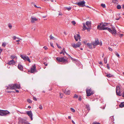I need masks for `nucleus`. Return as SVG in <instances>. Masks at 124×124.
<instances>
[{
  "label": "nucleus",
  "mask_w": 124,
  "mask_h": 124,
  "mask_svg": "<svg viewBox=\"0 0 124 124\" xmlns=\"http://www.w3.org/2000/svg\"><path fill=\"white\" fill-rule=\"evenodd\" d=\"M71 59L73 61H75V62L77 61V60L76 59H73V58H72Z\"/></svg>",
  "instance_id": "5fc2aeb1"
},
{
  "label": "nucleus",
  "mask_w": 124,
  "mask_h": 124,
  "mask_svg": "<svg viewBox=\"0 0 124 124\" xmlns=\"http://www.w3.org/2000/svg\"><path fill=\"white\" fill-rule=\"evenodd\" d=\"M20 88V85L16 84H14L9 85L7 87L6 89L13 90L15 88L19 89Z\"/></svg>",
  "instance_id": "f03ea898"
},
{
  "label": "nucleus",
  "mask_w": 124,
  "mask_h": 124,
  "mask_svg": "<svg viewBox=\"0 0 124 124\" xmlns=\"http://www.w3.org/2000/svg\"><path fill=\"white\" fill-rule=\"evenodd\" d=\"M92 42L91 43H88L87 44V46H88V47L90 49H92V46H93V44Z\"/></svg>",
  "instance_id": "6ab92c4d"
},
{
  "label": "nucleus",
  "mask_w": 124,
  "mask_h": 124,
  "mask_svg": "<svg viewBox=\"0 0 124 124\" xmlns=\"http://www.w3.org/2000/svg\"><path fill=\"white\" fill-rule=\"evenodd\" d=\"M6 92L8 93H10L12 92L11 91H6Z\"/></svg>",
  "instance_id": "680f3d73"
},
{
  "label": "nucleus",
  "mask_w": 124,
  "mask_h": 124,
  "mask_svg": "<svg viewBox=\"0 0 124 124\" xmlns=\"http://www.w3.org/2000/svg\"><path fill=\"white\" fill-rule=\"evenodd\" d=\"M115 54L116 56L118 58H120L119 54L117 52H115Z\"/></svg>",
  "instance_id": "bb28decb"
},
{
  "label": "nucleus",
  "mask_w": 124,
  "mask_h": 124,
  "mask_svg": "<svg viewBox=\"0 0 124 124\" xmlns=\"http://www.w3.org/2000/svg\"><path fill=\"white\" fill-rule=\"evenodd\" d=\"M50 45H51V46L53 47V48H54V46H53V44L52 43H50Z\"/></svg>",
  "instance_id": "4d7b16f0"
},
{
  "label": "nucleus",
  "mask_w": 124,
  "mask_h": 124,
  "mask_svg": "<svg viewBox=\"0 0 124 124\" xmlns=\"http://www.w3.org/2000/svg\"><path fill=\"white\" fill-rule=\"evenodd\" d=\"M116 8L117 9H120L121 8V6L120 5H118L116 6Z\"/></svg>",
  "instance_id": "c85d7f7f"
},
{
  "label": "nucleus",
  "mask_w": 124,
  "mask_h": 124,
  "mask_svg": "<svg viewBox=\"0 0 124 124\" xmlns=\"http://www.w3.org/2000/svg\"><path fill=\"white\" fill-rule=\"evenodd\" d=\"M100 30H107L108 31L112 33L113 34H116V31L115 28L112 27L111 28L107 27H101L99 29H98Z\"/></svg>",
  "instance_id": "f257e3e1"
},
{
  "label": "nucleus",
  "mask_w": 124,
  "mask_h": 124,
  "mask_svg": "<svg viewBox=\"0 0 124 124\" xmlns=\"http://www.w3.org/2000/svg\"><path fill=\"white\" fill-rule=\"evenodd\" d=\"M107 67L108 69H110V67H109V65L108 64H107Z\"/></svg>",
  "instance_id": "c03bdc74"
},
{
  "label": "nucleus",
  "mask_w": 124,
  "mask_h": 124,
  "mask_svg": "<svg viewBox=\"0 0 124 124\" xmlns=\"http://www.w3.org/2000/svg\"><path fill=\"white\" fill-rule=\"evenodd\" d=\"M10 114V112L7 110L0 109V116H5Z\"/></svg>",
  "instance_id": "39448f33"
},
{
  "label": "nucleus",
  "mask_w": 124,
  "mask_h": 124,
  "mask_svg": "<svg viewBox=\"0 0 124 124\" xmlns=\"http://www.w3.org/2000/svg\"><path fill=\"white\" fill-rule=\"evenodd\" d=\"M112 75L110 74H107L106 75V76L108 78H110L112 76Z\"/></svg>",
  "instance_id": "a878e982"
},
{
  "label": "nucleus",
  "mask_w": 124,
  "mask_h": 124,
  "mask_svg": "<svg viewBox=\"0 0 124 124\" xmlns=\"http://www.w3.org/2000/svg\"><path fill=\"white\" fill-rule=\"evenodd\" d=\"M33 100H34L35 101H37V100L36 99V98L35 97H33Z\"/></svg>",
  "instance_id": "09e8293b"
},
{
  "label": "nucleus",
  "mask_w": 124,
  "mask_h": 124,
  "mask_svg": "<svg viewBox=\"0 0 124 124\" xmlns=\"http://www.w3.org/2000/svg\"><path fill=\"white\" fill-rule=\"evenodd\" d=\"M20 56L25 61H27L29 62H31L29 58L27 56L24 55H21Z\"/></svg>",
  "instance_id": "1a4fd4ad"
},
{
  "label": "nucleus",
  "mask_w": 124,
  "mask_h": 124,
  "mask_svg": "<svg viewBox=\"0 0 124 124\" xmlns=\"http://www.w3.org/2000/svg\"><path fill=\"white\" fill-rule=\"evenodd\" d=\"M72 122L74 124H75V123L72 120Z\"/></svg>",
  "instance_id": "69168bd1"
},
{
  "label": "nucleus",
  "mask_w": 124,
  "mask_h": 124,
  "mask_svg": "<svg viewBox=\"0 0 124 124\" xmlns=\"http://www.w3.org/2000/svg\"><path fill=\"white\" fill-rule=\"evenodd\" d=\"M116 95L119 96H121L122 94L121 93V90L119 86H117L116 89Z\"/></svg>",
  "instance_id": "0eeeda50"
},
{
  "label": "nucleus",
  "mask_w": 124,
  "mask_h": 124,
  "mask_svg": "<svg viewBox=\"0 0 124 124\" xmlns=\"http://www.w3.org/2000/svg\"><path fill=\"white\" fill-rule=\"evenodd\" d=\"M34 7H35V8H40V7H37L36 6V5H35L34 4Z\"/></svg>",
  "instance_id": "052dcab7"
},
{
  "label": "nucleus",
  "mask_w": 124,
  "mask_h": 124,
  "mask_svg": "<svg viewBox=\"0 0 124 124\" xmlns=\"http://www.w3.org/2000/svg\"><path fill=\"white\" fill-rule=\"evenodd\" d=\"M91 21H87L86 22V24L87 27L86 26L85 23H83V30H88L89 29L90 27L91 26Z\"/></svg>",
  "instance_id": "7ed1b4c3"
},
{
  "label": "nucleus",
  "mask_w": 124,
  "mask_h": 124,
  "mask_svg": "<svg viewBox=\"0 0 124 124\" xmlns=\"http://www.w3.org/2000/svg\"><path fill=\"white\" fill-rule=\"evenodd\" d=\"M101 6L103 8H105L106 7V6L105 4H101Z\"/></svg>",
  "instance_id": "72a5a7b5"
},
{
  "label": "nucleus",
  "mask_w": 124,
  "mask_h": 124,
  "mask_svg": "<svg viewBox=\"0 0 124 124\" xmlns=\"http://www.w3.org/2000/svg\"><path fill=\"white\" fill-rule=\"evenodd\" d=\"M86 92L87 96H89L93 94V93L92 91V90L91 89H86Z\"/></svg>",
  "instance_id": "423d86ee"
},
{
  "label": "nucleus",
  "mask_w": 124,
  "mask_h": 124,
  "mask_svg": "<svg viewBox=\"0 0 124 124\" xmlns=\"http://www.w3.org/2000/svg\"><path fill=\"white\" fill-rule=\"evenodd\" d=\"M63 49L64 50V53H65L66 54H67L68 55L69 54L65 51L64 48H63Z\"/></svg>",
  "instance_id": "8fccbe9b"
},
{
  "label": "nucleus",
  "mask_w": 124,
  "mask_h": 124,
  "mask_svg": "<svg viewBox=\"0 0 124 124\" xmlns=\"http://www.w3.org/2000/svg\"><path fill=\"white\" fill-rule=\"evenodd\" d=\"M78 97V96L76 94H75L74 95L73 98H77Z\"/></svg>",
  "instance_id": "c756f323"
},
{
  "label": "nucleus",
  "mask_w": 124,
  "mask_h": 124,
  "mask_svg": "<svg viewBox=\"0 0 124 124\" xmlns=\"http://www.w3.org/2000/svg\"><path fill=\"white\" fill-rule=\"evenodd\" d=\"M65 8L67 9V10L69 11H70L71 9V8L70 7H69V8H68L67 7H66Z\"/></svg>",
  "instance_id": "393cba45"
},
{
  "label": "nucleus",
  "mask_w": 124,
  "mask_h": 124,
  "mask_svg": "<svg viewBox=\"0 0 124 124\" xmlns=\"http://www.w3.org/2000/svg\"><path fill=\"white\" fill-rule=\"evenodd\" d=\"M123 34H120L119 35V37L120 38H121L122 37H123Z\"/></svg>",
  "instance_id": "3c124183"
},
{
  "label": "nucleus",
  "mask_w": 124,
  "mask_h": 124,
  "mask_svg": "<svg viewBox=\"0 0 124 124\" xmlns=\"http://www.w3.org/2000/svg\"><path fill=\"white\" fill-rule=\"evenodd\" d=\"M38 20V19L34 17H31V23H34L35 21H36Z\"/></svg>",
  "instance_id": "dca6fc26"
},
{
  "label": "nucleus",
  "mask_w": 124,
  "mask_h": 124,
  "mask_svg": "<svg viewBox=\"0 0 124 124\" xmlns=\"http://www.w3.org/2000/svg\"><path fill=\"white\" fill-rule=\"evenodd\" d=\"M56 45L57 46V47L59 49H61L62 48V47L61 46H60L57 43H56Z\"/></svg>",
  "instance_id": "e433bc0d"
},
{
  "label": "nucleus",
  "mask_w": 124,
  "mask_h": 124,
  "mask_svg": "<svg viewBox=\"0 0 124 124\" xmlns=\"http://www.w3.org/2000/svg\"><path fill=\"white\" fill-rule=\"evenodd\" d=\"M63 94L62 93H60L59 95L60 97L61 98H62L63 97Z\"/></svg>",
  "instance_id": "2f4dec72"
},
{
  "label": "nucleus",
  "mask_w": 124,
  "mask_h": 124,
  "mask_svg": "<svg viewBox=\"0 0 124 124\" xmlns=\"http://www.w3.org/2000/svg\"><path fill=\"white\" fill-rule=\"evenodd\" d=\"M39 108L40 109H42L43 108L42 107V106H41V105H40L39 106Z\"/></svg>",
  "instance_id": "de8ad7c7"
},
{
  "label": "nucleus",
  "mask_w": 124,
  "mask_h": 124,
  "mask_svg": "<svg viewBox=\"0 0 124 124\" xmlns=\"http://www.w3.org/2000/svg\"><path fill=\"white\" fill-rule=\"evenodd\" d=\"M74 38H75V40H76V41H78V38H77L76 37L75 35L74 36Z\"/></svg>",
  "instance_id": "37998d69"
},
{
  "label": "nucleus",
  "mask_w": 124,
  "mask_h": 124,
  "mask_svg": "<svg viewBox=\"0 0 124 124\" xmlns=\"http://www.w3.org/2000/svg\"><path fill=\"white\" fill-rule=\"evenodd\" d=\"M119 106L121 108L124 107V102H121L119 105Z\"/></svg>",
  "instance_id": "aec40b11"
},
{
  "label": "nucleus",
  "mask_w": 124,
  "mask_h": 124,
  "mask_svg": "<svg viewBox=\"0 0 124 124\" xmlns=\"http://www.w3.org/2000/svg\"><path fill=\"white\" fill-rule=\"evenodd\" d=\"M81 45V42H79L77 43L76 44L74 43H72L71 44V46L73 47L76 48L77 47H79Z\"/></svg>",
  "instance_id": "9d476101"
},
{
  "label": "nucleus",
  "mask_w": 124,
  "mask_h": 124,
  "mask_svg": "<svg viewBox=\"0 0 124 124\" xmlns=\"http://www.w3.org/2000/svg\"><path fill=\"white\" fill-rule=\"evenodd\" d=\"M16 38H17L15 36H14L13 37V39L14 40H15ZM17 39H19L18 38H17Z\"/></svg>",
  "instance_id": "bf43d9fd"
},
{
  "label": "nucleus",
  "mask_w": 124,
  "mask_h": 124,
  "mask_svg": "<svg viewBox=\"0 0 124 124\" xmlns=\"http://www.w3.org/2000/svg\"><path fill=\"white\" fill-rule=\"evenodd\" d=\"M27 114L28 115V116L31 118V120H32V116L33 114L32 112L31 111H28L26 112Z\"/></svg>",
  "instance_id": "9b49d317"
},
{
  "label": "nucleus",
  "mask_w": 124,
  "mask_h": 124,
  "mask_svg": "<svg viewBox=\"0 0 124 124\" xmlns=\"http://www.w3.org/2000/svg\"><path fill=\"white\" fill-rule=\"evenodd\" d=\"M56 60L59 62H61L65 63L68 62V60L64 58V57H57L56 58Z\"/></svg>",
  "instance_id": "20e7f679"
},
{
  "label": "nucleus",
  "mask_w": 124,
  "mask_h": 124,
  "mask_svg": "<svg viewBox=\"0 0 124 124\" xmlns=\"http://www.w3.org/2000/svg\"><path fill=\"white\" fill-rule=\"evenodd\" d=\"M86 108L87 109V110L88 111L90 110V108L89 107V105H86Z\"/></svg>",
  "instance_id": "5701e85b"
},
{
  "label": "nucleus",
  "mask_w": 124,
  "mask_h": 124,
  "mask_svg": "<svg viewBox=\"0 0 124 124\" xmlns=\"http://www.w3.org/2000/svg\"><path fill=\"white\" fill-rule=\"evenodd\" d=\"M116 20H118L119 19H120V18H116Z\"/></svg>",
  "instance_id": "e2e57ef3"
},
{
  "label": "nucleus",
  "mask_w": 124,
  "mask_h": 124,
  "mask_svg": "<svg viewBox=\"0 0 124 124\" xmlns=\"http://www.w3.org/2000/svg\"><path fill=\"white\" fill-rule=\"evenodd\" d=\"M118 1V0H112V2L115 4H118V3H117Z\"/></svg>",
  "instance_id": "cd10ccee"
},
{
  "label": "nucleus",
  "mask_w": 124,
  "mask_h": 124,
  "mask_svg": "<svg viewBox=\"0 0 124 124\" xmlns=\"http://www.w3.org/2000/svg\"><path fill=\"white\" fill-rule=\"evenodd\" d=\"M27 101L30 103H31L32 102V101L30 99H28L27 100Z\"/></svg>",
  "instance_id": "58836bf2"
},
{
  "label": "nucleus",
  "mask_w": 124,
  "mask_h": 124,
  "mask_svg": "<svg viewBox=\"0 0 124 124\" xmlns=\"http://www.w3.org/2000/svg\"><path fill=\"white\" fill-rule=\"evenodd\" d=\"M82 99L81 97L80 96H79L78 97V100L79 101H81V100Z\"/></svg>",
  "instance_id": "49530a36"
},
{
  "label": "nucleus",
  "mask_w": 124,
  "mask_h": 124,
  "mask_svg": "<svg viewBox=\"0 0 124 124\" xmlns=\"http://www.w3.org/2000/svg\"><path fill=\"white\" fill-rule=\"evenodd\" d=\"M60 54H62L63 55H64V53H63L62 51H61V52L60 53Z\"/></svg>",
  "instance_id": "13d9d810"
},
{
  "label": "nucleus",
  "mask_w": 124,
  "mask_h": 124,
  "mask_svg": "<svg viewBox=\"0 0 124 124\" xmlns=\"http://www.w3.org/2000/svg\"><path fill=\"white\" fill-rule=\"evenodd\" d=\"M68 118L69 119H70L71 118V117L70 116H68Z\"/></svg>",
  "instance_id": "338daca9"
},
{
  "label": "nucleus",
  "mask_w": 124,
  "mask_h": 124,
  "mask_svg": "<svg viewBox=\"0 0 124 124\" xmlns=\"http://www.w3.org/2000/svg\"><path fill=\"white\" fill-rule=\"evenodd\" d=\"M70 109L71 111L72 112H75V110L73 108H71Z\"/></svg>",
  "instance_id": "f704fd0d"
},
{
  "label": "nucleus",
  "mask_w": 124,
  "mask_h": 124,
  "mask_svg": "<svg viewBox=\"0 0 124 124\" xmlns=\"http://www.w3.org/2000/svg\"><path fill=\"white\" fill-rule=\"evenodd\" d=\"M108 49H109V51H112V49L111 48H110V47H108Z\"/></svg>",
  "instance_id": "603ef678"
},
{
  "label": "nucleus",
  "mask_w": 124,
  "mask_h": 124,
  "mask_svg": "<svg viewBox=\"0 0 124 124\" xmlns=\"http://www.w3.org/2000/svg\"><path fill=\"white\" fill-rule=\"evenodd\" d=\"M19 124H23L26 121L25 119H22L21 118H18Z\"/></svg>",
  "instance_id": "2eb2a0df"
},
{
  "label": "nucleus",
  "mask_w": 124,
  "mask_h": 124,
  "mask_svg": "<svg viewBox=\"0 0 124 124\" xmlns=\"http://www.w3.org/2000/svg\"><path fill=\"white\" fill-rule=\"evenodd\" d=\"M16 92L17 93H18L19 92V91L18 90H16Z\"/></svg>",
  "instance_id": "0e129e2a"
},
{
  "label": "nucleus",
  "mask_w": 124,
  "mask_h": 124,
  "mask_svg": "<svg viewBox=\"0 0 124 124\" xmlns=\"http://www.w3.org/2000/svg\"><path fill=\"white\" fill-rule=\"evenodd\" d=\"M108 23H104V24L102 23H100V25H98L97 26V29H99V28L101 27H104L106 26H107Z\"/></svg>",
  "instance_id": "ddd939ff"
},
{
  "label": "nucleus",
  "mask_w": 124,
  "mask_h": 124,
  "mask_svg": "<svg viewBox=\"0 0 124 124\" xmlns=\"http://www.w3.org/2000/svg\"><path fill=\"white\" fill-rule=\"evenodd\" d=\"M49 37L50 38V39L51 40L52 39H53L54 40L56 39L52 35H51Z\"/></svg>",
  "instance_id": "4be33fe9"
},
{
  "label": "nucleus",
  "mask_w": 124,
  "mask_h": 124,
  "mask_svg": "<svg viewBox=\"0 0 124 124\" xmlns=\"http://www.w3.org/2000/svg\"><path fill=\"white\" fill-rule=\"evenodd\" d=\"M121 94H122V97H124V91H123L122 92V93H121Z\"/></svg>",
  "instance_id": "a18cd8bd"
},
{
  "label": "nucleus",
  "mask_w": 124,
  "mask_h": 124,
  "mask_svg": "<svg viewBox=\"0 0 124 124\" xmlns=\"http://www.w3.org/2000/svg\"><path fill=\"white\" fill-rule=\"evenodd\" d=\"M36 66L35 64H34L32 66V68H31L30 70V72L31 73H33L34 72H36L37 71V70L36 69Z\"/></svg>",
  "instance_id": "f8f14e48"
},
{
  "label": "nucleus",
  "mask_w": 124,
  "mask_h": 124,
  "mask_svg": "<svg viewBox=\"0 0 124 124\" xmlns=\"http://www.w3.org/2000/svg\"><path fill=\"white\" fill-rule=\"evenodd\" d=\"M64 93L66 94L69 95L70 93V91L69 90L66 91V90H65V91H64Z\"/></svg>",
  "instance_id": "412c9836"
},
{
  "label": "nucleus",
  "mask_w": 124,
  "mask_h": 124,
  "mask_svg": "<svg viewBox=\"0 0 124 124\" xmlns=\"http://www.w3.org/2000/svg\"><path fill=\"white\" fill-rule=\"evenodd\" d=\"M92 124H101L99 122H93V123Z\"/></svg>",
  "instance_id": "c9c22d12"
},
{
  "label": "nucleus",
  "mask_w": 124,
  "mask_h": 124,
  "mask_svg": "<svg viewBox=\"0 0 124 124\" xmlns=\"http://www.w3.org/2000/svg\"><path fill=\"white\" fill-rule=\"evenodd\" d=\"M16 56L15 55H12L11 56V58L12 59H14L15 58H16Z\"/></svg>",
  "instance_id": "b1692460"
},
{
  "label": "nucleus",
  "mask_w": 124,
  "mask_h": 124,
  "mask_svg": "<svg viewBox=\"0 0 124 124\" xmlns=\"http://www.w3.org/2000/svg\"><path fill=\"white\" fill-rule=\"evenodd\" d=\"M23 124H30V123H28L27 122L25 121Z\"/></svg>",
  "instance_id": "6e6d98bb"
},
{
  "label": "nucleus",
  "mask_w": 124,
  "mask_h": 124,
  "mask_svg": "<svg viewBox=\"0 0 124 124\" xmlns=\"http://www.w3.org/2000/svg\"><path fill=\"white\" fill-rule=\"evenodd\" d=\"M43 48H44L45 50H47V47L46 46H44Z\"/></svg>",
  "instance_id": "864d4df0"
},
{
  "label": "nucleus",
  "mask_w": 124,
  "mask_h": 124,
  "mask_svg": "<svg viewBox=\"0 0 124 124\" xmlns=\"http://www.w3.org/2000/svg\"><path fill=\"white\" fill-rule=\"evenodd\" d=\"M104 63H106L107 62V59L106 58H104Z\"/></svg>",
  "instance_id": "a19ab883"
},
{
  "label": "nucleus",
  "mask_w": 124,
  "mask_h": 124,
  "mask_svg": "<svg viewBox=\"0 0 124 124\" xmlns=\"http://www.w3.org/2000/svg\"><path fill=\"white\" fill-rule=\"evenodd\" d=\"M77 38H78L79 39H80V36L79 34H77Z\"/></svg>",
  "instance_id": "79ce46f5"
},
{
  "label": "nucleus",
  "mask_w": 124,
  "mask_h": 124,
  "mask_svg": "<svg viewBox=\"0 0 124 124\" xmlns=\"http://www.w3.org/2000/svg\"><path fill=\"white\" fill-rule=\"evenodd\" d=\"M6 45V44L5 43H2V46H3V47H5V46Z\"/></svg>",
  "instance_id": "ea45409f"
},
{
  "label": "nucleus",
  "mask_w": 124,
  "mask_h": 124,
  "mask_svg": "<svg viewBox=\"0 0 124 124\" xmlns=\"http://www.w3.org/2000/svg\"><path fill=\"white\" fill-rule=\"evenodd\" d=\"M72 23V24L73 25H75V24L76 23L75 22V21H73L71 22Z\"/></svg>",
  "instance_id": "4c0bfd02"
},
{
  "label": "nucleus",
  "mask_w": 124,
  "mask_h": 124,
  "mask_svg": "<svg viewBox=\"0 0 124 124\" xmlns=\"http://www.w3.org/2000/svg\"><path fill=\"white\" fill-rule=\"evenodd\" d=\"M15 63V61L14 60H12L9 61V62L7 63V64L10 65L12 64H14Z\"/></svg>",
  "instance_id": "f3484780"
},
{
  "label": "nucleus",
  "mask_w": 124,
  "mask_h": 124,
  "mask_svg": "<svg viewBox=\"0 0 124 124\" xmlns=\"http://www.w3.org/2000/svg\"><path fill=\"white\" fill-rule=\"evenodd\" d=\"M93 44V48H95V46L99 44V42L98 39L96 40L95 41V42H92Z\"/></svg>",
  "instance_id": "4468645a"
},
{
  "label": "nucleus",
  "mask_w": 124,
  "mask_h": 124,
  "mask_svg": "<svg viewBox=\"0 0 124 124\" xmlns=\"http://www.w3.org/2000/svg\"><path fill=\"white\" fill-rule=\"evenodd\" d=\"M8 26L10 29H11L12 27V26L11 24L10 23H9L8 24Z\"/></svg>",
  "instance_id": "473e14b6"
},
{
  "label": "nucleus",
  "mask_w": 124,
  "mask_h": 124,
  "mask_svg": "<svg viewBox=\"0 0 124 124\" xmlns=\"http://www.w3.org/2000/svg\"><path fill=\"white\" fill-rule=\"evenodd\" d=\"M122 8L123 9H124V5H123V6H122Z\"/></svg>",
  "instance_id": "774afa93"
},
{
  "label": "nucleus",
  "mask_w": 124,
  "mask_h": 124,
  "mask_svg": "<svg viewBox=\"0 0 124 124\" xmlns=\"http://www.w3.org/2000/svg\"><path fill=\"white\" fill-rule=\"evenodd\" d=\"M75 63H76V64L77 65L78 64V65H80V62L79 61H78V60L77 61H76Z\"/></svg>",
  "instance_id": "7c9ffc66"
},
{
  "label": "nucleus",
  "mask_w": 124,
  "mask_h": 124,
  "mask_svg": "<svg viewBox=\"0 0 124 124\" xmlns=\"http://www.w3.org/2000/svg\"><path fill=\"white\" fill-rule=\"evenodd\" d=\"M18 68L20 70L22 71L23 70V66L20 63L18 65Z\"/></svg>",
  "instance_id": "a211bd4d"
},
{
  "label": "nucleus",
  "mask_w": 124,
  "mask_h": 124,
  "mask_svg": "<svg viewBox=\"0 0 124 124\" xmlns=\"http://www.w3.org/2000/svg\"><path fill=\"white\" fill-rule=\"evenodd\" d=\"M85 2L84 0H82L80 1L78 3H76V4L78 5V6H80L81 7H83L85 6Z\"/></svg>",
  "instance_id": "6e6552de"
}]
</instances>
